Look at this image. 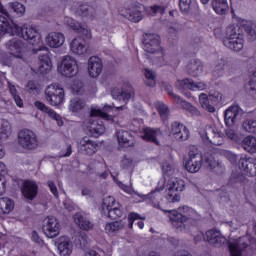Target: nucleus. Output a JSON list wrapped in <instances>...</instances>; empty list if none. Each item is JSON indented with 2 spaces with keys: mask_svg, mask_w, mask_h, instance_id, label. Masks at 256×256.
Instances as JSON below:
<instances>
[{
  "mask_svg": "<svg viewBox=\"0 0 256 256\" xmlns=\"http://www.w3.org/2000/svg\"><path fill=\"white\" fill-rule=\"evenodd\" d=\"M78 12L80 13V15H82V17H88V19L91 20L95 19V8H93L92 6H89L87 4L81 5Z\"/></svg>",
  "mask_w": 256,
  "mask_h": 256,
  "instance_id": "c03bdc74",
  "label": "nucleus"
},
{
  "mask_svg": "<svg viewBox=\"0 0 256 256\" xmlns=\"http://www.w3.org/2000/svg\"><path fill=\"white\" fill-rule=\"evenodd\" d=\"M166 188L172 189L173 191L181 194L185 189V181L179 178H171L170 180H168Z\"/></svg>",
  "mask_w": 256,
  "mask_h": 256,
  "instance_id": "4c0bfd02",
  "label": "nucleus"
},
{
  "mask_svg": "<svg viewBox=\"0 0 256 256\" xmlns=\"http://www.w3.org/2000/svg\"><path fill=\"white\" fill-rule=\"evenodd\" d=\"M58 71L64 77H75L79 73V66L77 61L71 56H64L61 61V65L58 67Z\"/></svg>",
  "mask_w": 256,
  "mask_h": 256,
  "instance_id": "0eeeda50",
  "label": "nucleus"
},
{
  "mask_svg": "<svg viewBox=\"0 0 256 256\" xmlns=\"http://www.w3.org/2000/svg\"><path fill=\"white\" fill-rule=\"evenodd\" d=\"M47 185H48L51 193H53L54 196L59 197V191L57 190V185H55V182L49 180L47 182Z\"/></svg>",
  "mask_w": 256,
  "mask_h": 256,
  "instance_id": "774afa93",
  "label": "nucleus"
},
{
  "mask_svg": "<svg viewBox=\"0 0 256 256\" xmlns=\"http://www.w3.org/2000/svg\"><path fill=\"white\" fill-rule=\"evenodd\" d=\"M86 127L88 133H90L92 137H99V135H103L105 133V126L97 120L90 119L86 123Z\"/></svg>",
  "mask_w": 256,
  "mask_h": 256,
  "instance_id": "393cba45",
  "label": "nucleus"
},
{
  "mask_svg": "<svg viewBox=\"0 0 256 256\" xmlns=\"http://www.w3.org/2000/svg\"><path fill=\"white\" fill-rule=\"evenodd\" d=\"M45 99L53 107L61 105L65 99V90L59 84H51L45 90Z\"/></svg>",
  "mask_w": 256,
  "mask_h": 256,
  "instance_id": "7ed1b4c3",
  "label": "nucleus"
},
{
  "mask_svg": "<svg viewBox=\"0 0 256 256\" xmlns=\"http://www.w3.org/2000/svg\"><path fill=\"white\" fill-rule=\"evenodd\" d=\"M21 191L25 199L33 201V199L37 197V193H39V186L37 185V182L33 180H27L24 181Z\"/></svg>",
  "mask_w": 256,
  "mask_h": 256,
  "instance_id": "2eb2a0df",
  "label": "nucleus"
},
{
  "mask_svg": "<svg viewBox=\"0 0 256 256\" xmlns=\"http://www.w3.org/2000/svg\"><path fill=\"white\" fill-rule=\"evenodd\" d=\"M60 227L61 224H59L57 218L53 216H50L44 220L43 231L45 235L49 237V239H55V237L59 235Z\"/></svg>",
  "mask_w": 256,
  "mask_h": 256,
  "instance_id": "9b49d317",
  "label": "nucleus"
},
{
  "mask_svg": "<svg viewBox=\"0 0 256 256\" xmlns=\"http://www.w3.org/2000/svg\"><path fill=\"white\" fill-rule=\"evenodd\" d=\"M191 3V0H180V11H182V13H189V11H191Z\"/></svg>",
  "mask_w": 256,
  "mask_h": 256,
  "instance_id": "680f3d73",
  "label": "nucleus"
},
{
  "mask_svg": "<svg viewBox=\"0 0 256 256\" xmlns=\"http://www.w3.org/2000/svg\"><path fill=\"white\" fill-rule=\"evenodd\" d=\"M251 157H247L246 155L242 154L238 160V167L242 173H244L247 165H249V161L251 160Z\"/></svg>",
  "mask_w": 256,
  "mask_h": 256,
  "instance_id": "13d9d810",
  "label": "nucleus"
},
{
  "mask_svg": "<svg viewBox=\"0 0 256 256\" xmlns=\"http://www.w3.org/2000/svg\"><path fill=\"white\" fill-rule=\"evenodd\" d=\"M143 49L146 53H160L163 55L161 51V37L157 34H144Z\"/></svg>",
  "mask_w": 256,
  "mask_h": 256,
  "instance_id": "423d86ee",
  "label": "nucleus"
},
{
  "mask_svg": "<svg viewBox=\"0 0 256 256\" xmlns=\"http://www.w3.org/2000/svg\"><path fill=\"white\" fill-rule=\"evenodd\" d=\"M70 49L75 55H83L87 53V46L85 45V39L78 37L74 38L70 43Z\"/></svg>",
  "mask_w": 256,
  "mask_h": 256,
  "instance_id": "c756f323",
  "label": "nucleus"
},
{
  "mask_svg": "<svg viewBox=\"0 0 256 256\" xmlns=\"http://www.w3.org/2000/svg\"><path fill=\"white\" fill-rule=\"evenodd\" d=\"M202 165L211 171L217 165V160L213 154L207 152L202 156Z\"/></svg>",
  "mask_w": 256,
  "mask_h": 256,
  "instance_id": "79ce46f5",
  "label": "nucleus"
},
{
  "mask_svg": "<svg viewBox=\"0 0 256 256\" xmlns=\"http://www.w3.org/2000/svg\"><path fill=\"white\" fill-rule=\"evenodd\" d=\"M165 6L154 5L151 7V11L154 15H163L165 13Z\"/></svg>",
  "mask_w": 256,
  "mask_h": 256,
  "instance_id": "338daca9",
  "label": "nucleus"
},
{
  "mask_svg": "<svg viewBox=\"0 0 256 256\" xmlns=\"http://www.w3.org/2000/svg\"><path fill=\"white\" fill-rule=\"evenodd\" d=\"M18 143L23 149H37V135L29 129H24L18 134Z\"/></svg>",
  "mask_w": 256,
  "mask_h": 256,
  "instance_id": "6e6552de",
  "label": "nucleus"
},
{
  "mask_svg": "<svg viewBox=\"0 0 256 256\" xmlns=\"http://www.w3.org/2000/svg\"><path fill=\"white\" fill-rule=\"evenodd\" d=\"M4 15H0V31L1 33H8L11 29V22L9 21L11 17L9 16V12Z\"/></svg>",
  "mask_w": 256,
  "mask_h": 256,
  "instance_id": "49530a36",
  "label": "nucleus"
},
{
  "mask_svg": "<svg viewBox=\"0 0 256 256\" xmlns=\"http://www.w3.org/2000/svg\"><path fill=\"white\" fill-rule=\"evenodd\" d=\"M13 131V128L11 127V123H9L7 120H2L1 127H0V134L4 135V137H9Z\"/></svg>",
  "mask_w": 256,
  "mask_h": 256,
  "instance_id": "5fc2aeb1",
  "label": "nucleus"
},
{
  "mask_svg": "<svg viewBox=\"0 0 256 256\" xmlns=\"http://www.w3.org/2000/svg\"><path fill=\"white\" fill-rule=\"evenodd\" d=\"M74 222L83 231H91V229H93V224L89 221V218H87V215H85L83 212H78L74 215Z\"/></svg>",
  "mask_w": 256,
  "mask_h": 256,
  "instance_id": "bb28decb",
  "label": "nucleus"
},
{
  "mask_svg": "<svg viewBox=\"0 0 256 256\" xmlns=\"http://www.w3.org/2000/svg\"><path fill=\"white\" fill-rule=\"evenodd\" d=\"M34 106L39 111H42L43 113H47V115H49V117H51L52 119H54L55 121L58 122L59 127H62L63 120H61V116L59 114H56V112L53 111V109L47 107V105H45V103H43L41 101H36L34 103Z\"/></svg>",
  "mask_w": 256,
  "mask_h": 256,
  "instance_id": "a878e982",
  "label": "nucleus"
},
{
  "mask_svg": "<svg viewBox=\"0 0 256 256\" xmlns=\"http://www.w3.org/2000/svg\"><path fill=\"white\" fill-rule=\"evenodd\" d=\"M97 147V142L89 139V137L82 138L78 144V149L83 155H95Z\"/></svg>",
  "mask_w": 256,
  "mask_h": 256,
  "instance_id": "dca6fc26",
  "label": "nucleus"
},
{
  "mask_svg": "<svg viewBox=\"0 0 256 256\" xmlns=\"http://www.w3.org/2000/svg\"><path fill=\"white\" fill-rule=\"evenodd\" d=\"M220 155L222 157H225V159H227V161H229V163H231L232 165H237V160L239 159L237 154L229 150L223 149V150H220Z\"/></svg>",
  "mask_w": 256,
  "mask_h": 256,
  "instance_id": "603ef678",
  "label": "nucleus"
},
{
  "mask_svg": "<svg viewBox=\"0 0 256 256\" xmlns=\"http://www.w3.org/2000/svg\"><path fill=\"white\" fill-rule=\"evenodd\" d=\"M118 143L122 147H131L133 145V136L129 131L118 130L116 133Z\"/></svg>",
  "mask_w": 256,
  "mask_h": 256,
  "instance_id": "473e14b6",
  "label": "nucleus"
},
{
  "mask_svg": "<svg viewBox=\"0 0 256 256\" xmlns=\"http://www.w3.org/2000/svg\"><path fill=\"white\" fill-rule=\"evenodd\" d=\"M187 72L191 77H200L203 75V62L199 59L190 61L187 65Z\"/></svg>",
  "mask_w": 256,
  "mask_h": 256,
  "instance_id": "cd10ccee",
  "label": "nucleus"
},
{
  "mask_svg": "<svg viewBox=\"0 0 256 256\" xmlns=\"http://www.w3.org/2000/svg\"><path fill=\"white\" fill-rule=\"evenodd\" d=\"M69 27L76 31V33H81L85 37V39H91V31L87 30V28H83L79 22L71 19L69 20Z\"/></svg>",
  "mask_w": 256,
  "mask_h": 256,
  "instance_id": "58836bf2",
  "label": "nucleus"
},
{
  "mask_svg": "<svg viewBox=\"0 0 256 256\" xmlns=\"http://www.w3.org/2000/svg\"><path fill=\"white\" fill-rule=\"evenodd\" d=\"M210 171H213L217 175H222V173H225V166L222 163L216 162V165Z\"/></svg>",
  "mask_w": 256,
  "mask_h": 256,
  "instance_id": "69168bd1",
  "label": "nucleus"
},
{
  "mask_svg": "<svg viewBox=\"0 0 256 256\" xmlns=\"http://www.w3.org/2000/svg\"><path fill=\"white\" fill-rule=\"evenodd\" d=\"M222 43L227 49H230V51L239 52L243 49L245 45V41L243 40V36H238L236 38L232 39H223Z\"/></svg>",
  "mask_w": 256,
  "mask_h": 256,
  "instance_id": "b1692460",
  "label": "nucleus"
},
{
  "mask_svg": "<svg viewBox=\"0 0 256 256\" xmlns=\"http://www.w3.org/2000/svg\"><path fill=\"white\" fill-rule=\"evenodd\" d=\"M39 51L44 52L39 54V70L42 73H47V71H51V59L49 58V51L47 48L41 46L33 49V53L35 54L39 53Z\"/></svg>",
  "mask_w": 256,
  "mask_h": 256,
  "instance_id": "4468645a",
  "label": "nucleus"
},
{
  "mask_svg": "<svg viewBox=\"0 0 256 256\" xmlns=\"http://www.w3.org/2000/svg\"><path fill=\"white\" fill-rule=\"evenodd\" d=\"M15 31L18 37H23L31 45H39L41 43V34L33 26L24 25L22 28L16 26Z\"/></svg>",
  "mask_w": 256,
  "mask_h": 256,
  "instance_id": "20e7f679",
  "label": "nucleus"
},
{
  "mask_svg": "<svg viewBox=\"0 0 256 256\" xmlns=\"http://www.w3.org/2000/svg\"><path fill=\"white\" fill-rule=\"evenodd\" d=\"M121 15L128 19V21H132V23H139L143 19V12H141V7L130 4L126 8L121 11Z\"/></svg>",
  "mask_w": 256,
  "mask_h": 256,
  "instance_id": "ddd939ff",
  "label": "nucleus"
},
{
  "mask_svg": "<svg viewBox=\"0 0 256 256\" xmlns=\"http://www.w3.org/2000/svg\"><path fill=\"white\" fill-rule=\"evenodd\" d=\"M255 245V239L250 238L249 236H242L239 239L229 243V251L231 256H241L244 249L247 247H253Z\"/></svg>",
  "mask_w": 256,
  "mask_h": 256,
  "instance_id": "39448f33",
  "label": "nucleus"
},
{
  "mask_svg": "<svg viewBox=\"0 0 256 256\" xmlns=\"http://www.w3.org/2000/svg\"><path fill=\"white\" fill-rule=\"evenodd\" d=\"M7 49H9L11 55L15 57H21V51L23 50V41L14 38L6 43Z\"/></svg>",
  "mask_w": 256,
  "mask_h": 256,
  "instance_id": "2f4dec72",
  "label": "nucleus"
},
{
  "mask_svg": "<svg viewBox=\"0 0 256 256\" xmlns=\"http://www.w3.org/2000/svg\"><path fill=\"white\" fill-rule=\"evenodd\" d=\"M111 93L114 99H118L119 101H124V103H127V101H129V99H131L133 96V89L131 87L128 89H114Z\"/></svg>",
  "mask_w": 256,
  "mask_h": 256,
  "instance_id": "7c9ffc66",
  "label": "nucleus"
},
{
  "mask_svg": "<svg viewBox=\"0 0 256 256\" xmlns=\"http://www.w3.org/2000/svg\"><path fill=\"white\" fill-rule=\"evenodd\" d=\"M125 228V223H123V221H114L112 223H108L105 226V230L107 231V233L111 234V233H117V231H121V229Z\"/></svg>",
  "mask_w": 256,
  "mask_h": 256,
  "instance_id": "a18cd8bd",
  "label": "nucleus"
},
{
  "mask_svg": "<svg viewBox=\"0 0 256 256\" xmlns=\"http://www.w3.org/2000/svg\"><path fill=\"white\" fill-rule=\"evenodd\" d=\"M143 133L144 135L142 136V138L145 141H150L152 143H155L156 145H159V141H157V137L161 135L160 130H155L152 128H144Z\"/></svg>",
  "mask_w": 256,
  "mask_h": 256,
  "instance_id": "e433bc0d",
  "label": "nucleus"
},
{
  "mask_svg": "<svg viewBox=\"0 0 256 256\" xmlns=\"http://www.w3.org/2000/svg\"><path fill=\"white\" fill-rule=\"evenodd\" d=\"M201 137L216 147L223 144V136L219 133V130H217L215 126H206L204 134H202Z\"/></svg>",
  "mask_w": 256,
  "mask_h": 256,
  "instance_id": "f8f14e48",
  "label": "nucleus"
},
{
  "mask_svg": "<svg viewBox=\"0 0 256 256\" xmlns=\"http://www.w3.org/2000/svg\"><path fill=\"white\" fill-rule=\"evenodd\" d=\"M242 127L247 133H256V120H246L243 122Z\"/></svg>",
  "mask_w": 256,
  "mask_h": 256,
  "instance_id": "6e6d98bb",
  "label": "nucleus"
},
{
  "mask_svg": "<svg viewBox=\"0 0 256 256\" xmlns=\"http://www.w3.org/2000/svg\"><path fill=\"white\" fill-rule=\"evenodd\" d=\"M144 83L145 85H147V87H155L156 82H155V78L157 77V74L155 72H153V70L151 69H145L144 70Z\"/></svg>",
  "mask_w": 256,
  "mask_h": 256,
  "instance_id": "37998d69",
  "label": "nucleus"
},
{
  "mask_svg": "<svg viewBox=\"0 0 256 256\" xmlns=\"http://www.w3.org/2000/svg\"><path fill=\"white\" fill-rule=\"evenodd\" d=\"M176 85L180 87V89H189L190 91H204V89H207V84L195 82L189 78L178 81Z\"/></svg>",
  "mask_w": 256,
  "mask_h": 256,
  "instance_id": "412c9836",
  "label": "nucleus"
},
{
  "mask_svg": "<svg viewBox=\"0 0 256 256\" xmlns=\"http://www.w3.org/2000/svg\"><path fill=\"white\" fill-rule=\"evenodd\" d=\"M236 37H243L241 35V31L239 30V26L237 25H231L226 28V34L223 39H235Z\"/></svg>",
  "mask_w": 256,
  "mask_h": 256,
  "instance_id": "a19ab883",
  "label": "nucleus"
},
{
  "mask_svg": "<svg viewBox=\"0 0 256 256\" xmlns=\"http://www.w3.org/2000/svg\"><path fill=\"white\" fill-rule=\"evenodd\" d=\"M85 109V101L79 98H74L70 100L69 111L72 113H79V111H83Z\"/></svg>",
  "mask_w": 256,
  "mask_h": 256,
  "instance_id": "ea45409f",
  "label": "nucleus"
},
{
  "mask_svg": "<svg viewBox=\"0 0 256 256\" xmlns=\"http://www.w3.org/2000/svg\"><path fill=\"white\" fill-rule=\"evenodd\" d=\"M212 9L218 15H225L229 11V3L227 0H212Z\"/></svg>",
  "mask_w": 256,
  "mask_h": 256,
  "instance_id": "c9c22d12",
  "label": "nucleus"
},
{
  "mask_svg": "<svg viewBox=\"0 0 256 256\" xmlns=\"http://www.w3.org/2000/svg\"><path fill=\"white\" fill-rule=\"evenodd\" d=\"M77 240H78V242L76 243V245H78V247H80V249H87V247L89 245V237L87 236V233L81 232L77 236Z\"/></svg>",
  "mask_w": 256,
  "mask_h": 256,
  "instance_id": "864d4df0",
  "label": "nucleus"
},
{
  "mask_svg": "<svg viewBox=\"0 0 256 256\" xmlns=\"http://www.w3.org/2000/svg\"><path fill=\"white\" fill-rule=\"evenodd\" d=\"M245 31L248 35L249 41H256V24L247 25Z\"/></svg>",
  "mask_w": 256,
  "mask_h": 256,
  "instance_id": "4d7b16f0",
  "label": "nucleus"
},
{
  "mask_svg": "<svg viewBox=\"0 0 256 256\" xmlns=\"http://www.w3.org/2000/svg\"><path fill=\"white\" fill-rule=\"evenodd\" d=\"M103 71V62L97 56H92L88 60V73L90 77L96 78Z\"/></svg>",
  "mask_w": 256,
  "mask_h": 256,
  "instance_id": "6ab92c4d",
  "label": "nucleus"
},
{
  "mask_svg": "<svg viewBox=\"0 0 256 256\" xmlns=\"http://www.w3.org/2000/svg\"><path fill=\"white\" fill-rule=\"evenodd\" d=\"M155 107L163 121L169 119V107L163 102H156Z\"/></svg>",
  "mask_w": 256,
  "mask_h": 256,
  "instance_id": "de8ad7c7",
  "label": "nucleus"
},
{
  "mask_svg": "<svg viewBox=\"0 0 256 256\" xmlns=\"http://www.w3.org/2000/svg\"><path fill=\"white\" fill-rule=\"evenodd\" d=\"M224 73H225V60L221 59L214 66L212 70V75L213 77L218 79V77H223Z\"/></svg>",
  "mask_w": 256,
  "mask_h": 256,
  "instance_id": "8fccbe9b",
  "label": "nucleus"
},
{
  "mask_svg": "<svg viewBox=\"0 0 256 256\" xmlns=\"http://www.w3.org/2000/svg\"><path fill=\"white\" fill-rule=\"evenodd\" d=\"M241 147L244 151L253 155V153H256V138L254 136L245 137L242 140Z\"/></svg>",
  "mask_w": 256,
  "mask_h": 256,
  "instance_id": "f704fd0d",
  "label": "nucleus"
},
{
  "mask_svg": "<svg viewBox=\"0 0 256 256\" xmlns=\"http://www.w3.org/2000/svg\"><path fill=\"white\" fill-rule=\"evenodd\" d=\"M239 106H230L224 114V121L227 127H233L235 125V119L239 117Z\"/></svg>",
  "mask_w": 256,
  "mask_h": 256,
  "instance_id": "c85d7f7f",
  "label": "nucleus"
},
{
  "mask_svg": "<svg viewBox=\"0 0 256 256\" xmlns=\"http://www.w3.org/2000/svg\"><path fill=\"white\" fill-rule=\"evenodd\" d=\"M251 157H247L246 155L242 154L238 160V167L242 173H244L247 165H249V161L251 160Z\"/></svg>",
  "mask_w": 256,
  "mask_h": 256,
  "instance_id": "bf43d9fd",
  "label": "nucleus"
},
{
  "mask_svg": "<svg viewBox=\"0 0 256 256\" xmlns=\"http://www.w3.org/2000/svg\"><path fill=\"white\" fill-rule=\"evenodd\" d=\"M243 175L247 177H255L256 176V159L252 158L249 160L248 165L246 166Z\"/></svg>",
  "mask_w": 256,
  "mask_h": 256,
  "instance_id": "3c124183",
  "label": "nucleus"
},
{
  "mask_svg": "<svg viewBox=\"0 0 256 256\" xmlns=\"http://www.w3.org/2000/svg\"><path fill=\"white\" fill-rule=\"evenodd\" d=\"M10 8L14 13H17L18 15H23L25 13V6L19 2H13L9 4Z\"/></svg>",
  "mask_w": 256,
  "mask_h": 256,
  "instance_id": "052dcab7",
  "label": "nucleus"
},
{
  "mask_svg": "<svg viewBox=\"0 0 256 256\" xmlns=\"http://www.w3.org/2000/svg\"><path fill=\"white\" fill-rule=\"evenodd\" d=\"M139 219H145V218H141V216H139V214H137L135 212L129 214L128 225H129L130 229H133V223H135V221H137Z\"/></svg>",
  "mask_w": 256,
  "mask_h": 256,
  "instance_id": "e2e57ef3",
  "label": "nucleus"
},
{
  "mask_svg": "<svg viewBox=\"0 0 256 256\" xmlns=\"http://www.w3.org/2000/svg\"><path fill=\"white\" fill-rule=\"evenodd\" d=\"M91 117H102V119H109V116L107 113L97 110V109H92L90 112Z\"/></svg>",
  "mask_w": 256,
  "mask_h": 256,
  "instance_id": "0e129e2a",
  "label": "nucleus"
},
{
  "mask_svg": "<svg viewBox=\"0 0 256 256\" xmlns=\"http://www.w3.org/2000/svg\"><path fill=\"white\" fill-rule=\"evenodd\" d=\"M166 199L169 203H179L181 201V193L166 187Z\"/></svg>",
  "mask_w": 256,
  "mask_h": 256,
  "instance_id": "09e8293b",
  "label": "nucleus"
},
{
  "mask_svg": "<svg viewBox=\"0 0 256 256\" xmlns=\"http://www.w3.org/2000/svg\"><path fill=\"white\" fill-rule=\"evenodd\" d=\"M168 95L174 99L175 103L177 105H180L185 111H189L192 115H199V110L197 107L193 106L191 103L187 102L186 100L182 99L181 96L173 93L171 89H167Z\"/></svg>",
  "mask_w": 256,
  "mask_h": 256,
  "instance_id": "a211bd4d",
  "label": "nucleus"
},
{
  "mask_svg": "<svg viewBox=\"0 0 256 256\" xmlns=\"http://www.w3.org/2000/svg\"><path fill=\"white\" fill-rule=\"evenodd\" d=\"M166 213L171 225L178 231H185L186 223H197L201 219V215L195 209L189 206H182L174 210H163Z\"/></svg>",
  "mask_w": 256,
  "mask_h": 256,
  "instance_id": "f257e3e1",
  "label": "nucleus"
},
{
  "mask_svg": "<svg viewBox=\"0 0 256 256\" xmlns=\"http://www.w3.org/2000/svg\"><path fill=\"white\" fill-rule=\"evenodd\" d=\"M200 104L202 105L203 109L208 111L209 113H215L216 109L213 104H217L221 101V93L219 92H213L209 94V97L207 98L206 94H201L199 96Z\"/></svg>",
  "mask_w": 256,
  "mask_h": 256,
  "instance_id": "9d476101",
  "label": "nucleus"
},
{
  "mask_svg": "<svg viewBox=\"0 0 256 256\" xmlns=\"http://www.w3.org/2000/svg\"><path fill=\"white\" fill-rule=\"evenodd\" d=\"M101 211L102 215L108 217V219H119V217H123V206L115 203L113 196H107L103 199Z\"/></svg>",
  "mask_w": 256,
  "mask_h": 256,
  "instance_id": "f03ea898",
  "label": "nucleus"
},
{
  "mask_svg": "<svg viewBox=\"0 0 256 256\" xmlns=\"http://www.w3.org/2000/svg\"><path fill=\"white\" fill-rule=\"evenodd\" d=\"M203 165V156L199 150L194 149L189 152V159L186 162L185 169L189 173H197Z\"/></svg>",
  "mask_w": 256,
  "mask_h": 256,
  "instance_id": "1a4fd4ad",
  "label": "nucleus"
},
{
  "mask_svg": "<svg viewBox=\"0 0 256 256\" xmlns=\"http://www.w3.org/2000/svg\"><path fill=\"white\" fill-rule=\"evenodd\" d=\"M15 209V201L9 197L0 198V215H9Z\"/></svg>",
  "mask_w": 256,
  "mask_h": 256,
  "instance_id": "72a5a7b5",
  "label": "nucleus"
},
{
  "mask_svg": "<svg viewBox=\"0 0 256 256\" xmlns=\"http://www.w3.org/2000/svg\"><path fill=\"white\" fill-rule=\"evenodd\" d=\"M58 251L61 256H69L73 253V242L70 237L62 236L58 239Z\"/></svg>",
  "mask_w": 256,
  "mask_h": 256,
  "instance_id": "4be33fe9",
  "label": "nucleus"
},
{
  "mask_svg": "<svg viewBox=\"0 0 256 256\" xmlns=\"http://www.w3.org/2000/svg\"><path fill=\"white\" fill-rule=\"evenodd\" d=\"M171 134L176 141H187L189 139V129L179 122L171 124Z\"/></svg>",
  "mask_w": 256,
  "mask_h": 256,
  "instance_id": "f3484780",
  "label": "nucleus"
},
{
  "mask_svg": "<svg viewBox=\"0 0 256 256\" xmlns=\"http://www.w3.org/2000/svg\"><path fill=\"white\" fill-rule=\"evenodd\" d=\"M206 240L210 245H213V247H221L227 239L221 234V231L216 229H211L206 232Z\"/></svg>",
  "mask_w": 256,
  "mask_h": 256,
  "instance_id": "aec40b11",
  "label": "nucleus"
},
{
  "mask_svg": "<svg viewBox=\"0 0 256 256\" xmlns=\"http://www.w3.org/2000/svg\"><path fill=\"white\" fill-rule=\"evenodd\" d=\"M46 43L53 49H59L65 43V36L59 32L49 33L46 37Z\"/></svg>",
  "mask_w": 256,
  "mask_h": 256,
  "instance_id": "5701e85b",
  "label": "nucleus"
}]
</instances>
